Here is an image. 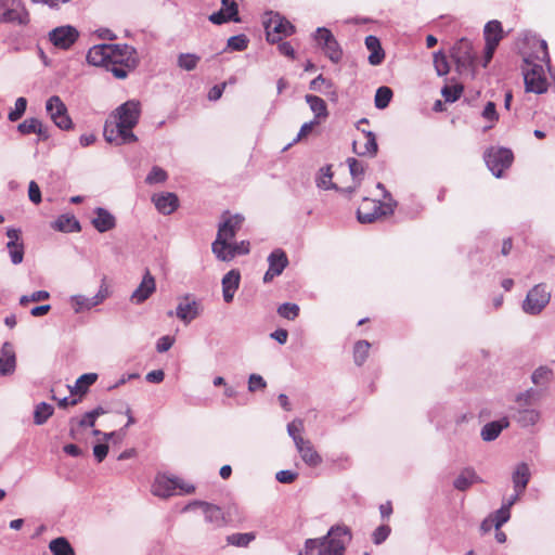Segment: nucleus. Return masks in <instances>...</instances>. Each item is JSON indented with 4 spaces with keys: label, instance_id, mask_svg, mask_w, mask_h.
Wrapping results in <instances>:
<instances>
[{
    "label": "nucleus",
    "instance_id": "nucleus-1",
    "mask_svg": "<svg viewBox=\"0 0 555 555\" xmlns=\"http://www.w3.org/2000/svg\"><path fill=\"white\" fill-rule=\"evenodd\" d=\"M114 51H108L107 72L117 79H125L128 74L139 65V56L135 48L129 44H113Z\"/></svg>",
    "mask_w": 555,
    "mask_h": 555
},
{
    "label": "nucleus",
    "instance_id": "nucleus-2",
    "mask_svg": "<svg viewBox=\"0 0 555 555\" xmlns=\"http://www.w3.org/2000/svg\"><path fill=\"white\" fill-rule=\"evenodd\" d=\"M351 540V532L346 526H333L322 537V545L318 555H344L346 544Z\"/></svg>",
    "mask_w": 555,
    "mask_h": 555
},
{
    "label": "nucleus",
    "instance_id": "nucleus-3",
    "mask_svg": "<svg viewBox=\"0 0 555 555\" xmlns=\"http://www.w3.org/2000/svg\"><path fill=\"white\" fill-rule=\"evenodd\" d=\"M398 203L393 198H390V202L382 203L364 197L357 210V218L361 223H372L382 216L392 215Z\"/></svg>",
    "mask_w": 555,
    "mask_h": 555
},
{
    "label": "nucleus",
    "instance_id": "nucleus-4",
    "mask_svg": "<svg viewBox=\"0 0 555 555\" xmlns=\"http://www.w3.org/2000/svg\"><path fill=\"white\" fill-rule=\"evenodd\" d=\"M222 218L223 221L219 224L217 237L211 244L212 253L227 249L229 242L234 238L244 222V217L240 214L231 216L229 211H225Z\"/></svg>",
    "mask_w": 555,
    "mask_h": 555
},
{
    "label": "nucleus",
    "instance_id": "nucleus-5",
    "mask_svg": "<svg viewBox=\"0 0 555 555\" xmlns=\"http://www.w3.org/2000/svg\"><path fill=\"white\" fill-rule=\"evenodd\" d=\"M29 12L21 0H0V23L26 26Z\"/></svg>",
    "mask_w": 555,
    "mask_h": 555
},
{
    "label": "nucleus",
    "instance_id": "nucleus-6",
    "mask_svg": "<svg viewBox=\"0 0 555 555\" xmlns=\"http://www.w3.org/2000/svg\"><path fill=\"white\" fill-rule=\"evenodd\" d=\"M177 490L180 493L190 494L195 491V487L180 478H170L166 475H158L152 485V493L159 498H169L176 494Z\"/></svg>",
    "mask_w": 555,
    "mask_h": 555
},
{
    "label": "nucleus",
    "instance_id": "nucleus-7",
    "mask_svg": "<svg viewBox=\"0 0 555 555\" xmlns=\"http://www.w3.org/2000/svg\"><path fill=\"white\" fill-rule=\"evenodd\" d=\"M483 158L492 175L501 178L504 170L512 166L514 155L509 149L492 146L485 152Z\"/></svg>",
    "mask_w": 555,
    "mask_h": 555
},
{
    "label": "nucleus",
    "instance_id": "nucleus-8",
    "mask_svg": "<svg viewBox=\"0 0 555 555\" xmlns=\"http://www.w3.org/2000/svg\"><path fill=\"white\" fill-rule=\"evenodd\" d=\"M451 57L456 66L459 74L470 72L474 75L473 66L475 53L473 43L467 38H461L451 49Z\"/></svg>",
    "mask_w": 555,
    "mask_h": 555
},
{
    "label": "nucleus",
    "instance_id": "nucleus-9",
    "mask_svg": "<svg viewBox=\"0 0 555 555\" xmlns=\"http://www.w3.org/2000/svg\"><path fill=\"white\" fill-rule=\"evenodd\" d=\"M534 395L535 391L533 389H529L519 393L516 398V401L519 404V409H517L516 413L514 414V418L521 427L533 426L540 420V412L535 409L527 406L530 404Z\"/></svg>",
    "mask_w": 555,
    "mask_h": 555
},
{
    "label": "nucleus",
    "instance_id": "nucleus-10",
    "mask_svg": "<svg viewBox=\"0 0 555 555\" xmlns=\"http://www.w3.org/2000/svg\"><path fill=\"white\" fill-rule=\"evenodd\" d=\"M313 39L333 63L340 62L343 50L330 29L318 27L313 34Z\"/></svg>",
    "mask_w": 555,
    "mask_h": 555
},
{
    "label": "nucleus",
    "instance_id": "nucleus-11",
    "mask_svg": "<svg viewBox=\"0 0 555 555\" xmlns=\"http://www.w3.org/2000/svg\"><path fill=\"white\" fill-rule=\"evenodd\" d=\"M140 114V102L135 100H129L115 109L113 118L118 121L121 127H124V129L127 131H132V129L139 122Z\"/></svg>",
    "mask_w": 555,
    "mask_h": 555
},
{
    "label": "nucleus",
    "instance_id": "nucleus-12",
    "mask_svg": "<svg viewBox=\"0 0 555 555\" xmlns=\"http://www.w3.org/2000/svg\"><path fill=\"white\" fill-rule=\"evenodd\" d=\"M46 109L56 127L62 130L73 128V121L68 115L67 107L59 95H52L47 100Z\"/></svg>",
    "mask_w": 555,
    "mask_h": 555
},
{
    "label": "nucleus",
    "instance_id": "nucleus-13",
    "mask_svg": "<svg viewBox=\"0 0 555 555\" xmlns=\"http://www.w3.org/2000/svg\"><path fill=\"white\" fill-rule=\"evenodd\" d=\"M551 294L546 291L545 285L538 284L532 287L522 302V310L531 315L539 314L548 304Z\"/></svg>",
    "mask_w": 555,
    "mask_h": 555
},
{
    "label": "nucleus",
    "instance_id": "nucleus-14",
    "mask_svg": "<svg viewBox=\"0 0 555 555\" xmlns=\"http://www.w3.org/2000/svg\"><path fill=\"white\" fill-rule=\"evenodd\" d=\"M103 135L106 142L115 145L133 143L138 140L132 131H127L121 125L114 120L107 119L104 125Z\"/></svg>",
    "mask_w": 555,
    "mask_h": 555
},
{
    "label": "nucleus",
    "instance_id": "nucleus-15",
    "mask_svg": "<svg viewBox=\"0 0 555 555\" xmlns=\"http://www.w3.org/2000/svg\"><path fill=\"white\" fill-rule=\"evenodd\" d=\"M529 68L524 69L525 88L527 92L542 94L547 90V81L543 67L538 64L527 63Z\"/></svg>",
    "mask_w": 555,
    "mask_h": 555
},
{
    "label": "nucleus",
    "instance_id": "nucleus-16",
    "mask_svg": "<svg viewBox=\"0 0 555 555\" xmlns=\"http://www.w3.org/2000/svg\"><path fill=\"white\" fill-rule=\"evenodd\" d=\"M78 30L70 26H60L49 33V40L59 49L68 50L78 39Z\"/></svg>",
    "mask_w": 555,
    "mask_h": 555
},
{
    "label": "nucleus",
    "instance_id": "nucleus-17",
    "mask_svg": "<svg viewBox=\"0 0 555 555\" xmlns=\"http://www.w3.org/2000/svg\"><path fill=\"white\" fill-rule=\"evenodd\" d=\"M293 33L294 26L279 14L266 24L267 40L272 43L281 41L283 36H289Z\"/></svg>",
    "mask_w": 555,
    "mask_h": 555
},
{
    "label": "nucleus",
    "instance_id": "nucleus-18",
    "mask_svg": "<svg viewBox=\"0 0 555 555\" xmlns=\"http://www.w3.org/2000/svg\"><path fill=\"white\" fill-rule=\"evenodd\" d=\"M268 263L269 268L263 275L264 283H269L275 276L281 275L284 269L288 266V258L286 253L281 248L274 249L268 256Z\"/></svg>",
    "mask_w": 555,
    "mask_h": 555
},
{
    "label": "nucleus",
    "instance_id": "nucleus-19",
    "mask_svg": "<svg viewBox=\"0 0 555 555\" xmlns=\"http://www.w3.org/2000/svg\"><path fill=\"white\" fill-rule=\"evenodd\" d=\"M195 507L203 508L205 520L214 527H221L224 525L223 512L219 506L203 501H193L188 504L183 511H189Z\"/></svg>",
    "mask_w": 555,
    "mask_h": 555
},
{
    "label": "nucleus",
    "instance_id": "nucleus-20",
    "mask_svg": "<svg viewBox=\"0 0 555 555\" xmlns=\"http://www.w3.org/2000/svg\"><path fill=\"white\" fill-rule=\"evenodd\" d=\"M156 291V282L149 270L145 271L140 285L132 292L130 300L135 305H141L147 300Z\"/></svg>",
    "mask_w": 555,
    "mask_h": 555
},
{
    "label": "nucleus",
    "instance_id": "nucleus-21",
    "mask_svg": "<svg viewBox=\"0 0 555 555\" xmlns=\"http://www.w3.org/2000/svg\"><path fill=\"white\" fill-rule=\"evenodd\" d=\"M190 295H185L176 308V317L184 324L191 323L199 315V302L195 299L189 301Z\"/></svg>",
    "mask_w": 555,
    "mask_h": 555
},
{
    "label": "nucleus",
    "instance_id": "nucleus-22",
    "mask_svg": "<svg viewBox=\"0 0 555 555\" xmlns=\"http://www.w3.org/2000/svg\"><path fill=\"white\" fill-rule=\"evenodd\" d=\"M295 446L302 461L310 467H317L322 463L321 455L317 452L309 440L304 438L295 439Z\"/></svg>",
    "mask_w": 555,
    "mask_h": 555
},
{
    "label": "nucleus",
    "instance_id": "nucleus-23",
    "mask_svg": "<svg viewBox=\"0 0 555 555\" xmlns=\"http://www.w3.org/2000/svg\"><path fill=\"white\" fill-rule=\"evenodd\" d=\"M94 214L95 217L91 220V223L98 232L105 233L116 227V218L107 209L96 207Z\"/></svg>",
    "mask_w": 555,
    "mask_h": 555
},
{
    "label": "nucleus",
    "instance_id": "nucleus-24",
    "mask_svg": "<svg viewBox=\"0 0 555 555\" xmlns=\"http://www.w3.org/2000/svg\"><path fill=\"white\" fill-rule=\"evenodd\" d=\"M111 43L95 44L87 53V62L93 66H101L107 69L109 59L108 51H113Z\"/></svg>",
    "mask_w": 555,
    "mask_h": 555
},
{
    "label": "nucleus",
    "instance_id": "nucleus-25",
    "mask_svg": "<svg viewBox=\"0 0 555 555\" xmlns=\"http://www.w3.org/2000/svg\"><path fill=\"white\" fill-rule=\"evenodd\" d=\"M241 274L238 270H230L222 278V295L225 302H231L234 298V294L240 286Z\"/></svg>",
    "mask_w": 555,
    "mask_h": 555
},
{
    "label": "nucleus",
    "instance_id": "nucleus-26",
    "mask_svg": "<svg viewBox=\"0 0 555 555\" xmlns=\"http://www.w3.org/2000/svg\"><path fill=\"white\" fill-rule=\"evenodd\" d=\"M152 201L156 209L163 215L172 214L179 206L178 196L171 192L154 195Z\"/></svg>",
    "mask_w": 555,
    "mask_h": 555
},
{
    "label": "nucleus",
    "instance_id": "nucleus-27",
    "mask_svg": "<svg viewBox=\"0 0 555 555\" xmlns=\"http://www.w3.org/2000/svg\"><path fill=\"white\" fill-rule=\"evenodd\" d=\"M15 352L13 346L10 343H4L1 348L0 357V376H7L15 370Z\"/></svg>",
    "mask_w": 555,
    "mask_h": 555
},
{
    "label": "nucleus",
    "instance_id": "nucleus-28",
    "mask_svg": "<svg viewBox=\"0 0 555 555\" xmlns=\"http://www.w3.org/2000/svg\"><path fill=\"white\" fill-rule=\"evenodd\" d=\"M250 244L248 241H241L240 243H230L227 249H219L218 253H214L217 259L221 261H230L236 255H247L250 250Z\"/></svg>",
    "mask_w": 555,
    "mask_h": 555
},
{
    "label": "nucleus",
    "instance_id": "nucleus-29",
    "mask_svg": "<svg viewBox=\"0 0 555 555\" xmlns=\"http://www.w3.org/2000/svg\"><path fill=\"white\" fill-rule=\"evenodd\" d=\"M530 469L527 463H519L512 475V480L514 485V491L518 493H524L529 480H530Z\"/></svg>",
    "mask_w": 555,
    "mask_h": 555
},
{
    "label": "nucleus",
    "instance_id": "nucleus-30",
    "mask_svg": "<svg viewBox=\"0 0 555 555\" xmlns=\"http://www.w3.org/2000/svg\"><path fill=\"white\" fill-rule=\"evenodd\" d=\"M482 482L473 467L464 468L454 479L453 487L459 491H465L475 483Z\"/></svg>",
    "mask_w": 555,
    "mask_h": 555
},
{
    "label": "nucleus",
    "instance_id": "nucleus-31",
    "mask_svg": "<svg viewBox=\"0 0 555 555\" xmlns=\"http://www.w3.org/2000/svg\"><path fill=\"white\" fill-rule=\"evenodd\" d=\"M365 47L371 54L369 63L373 66L379 65L385 59V52L380 46V41L376 36L370 35L365 38Z\"/></svg>",
    "mask_w": 555,
    "mask_h": 555
},
{
    "label": "nucleus",
    "instance_id": "nucleus-32",
    "mask_svg": "<svg viewBox=\"0 0 555 555\" xmlns=\"http://www.w3.org/2000/svg\"><path fill=\"white\" fill-rule=\"evenodd\" d=\"M306 102L308 103L310 109L314 114V119L320 124L322 120H325L328 116L327 105L325 101L314 94H306Z\"/></svg>",
    "mask_w": 555,
    "mask_h": 555
},
{
    "label": "nucleus",
    "instance_id": "nucleus-33",
    "mask_svg": "<svg viewBox=\"0 0 555 555\" xmlns=\"http://www.w3.org/2000/svg\"><path fill=\"white\" fill-rule=\"evenodd\" d=\"M508 425H509V422L507 421V418H502L500 421H493V422L487 423L481 428L480 436L483 441H487V442L493 441L500 436L501 431L504 428L508 427Z\"/></svg>",
    "mask_w": 555,
    "mask_h": 555
},
{
    "label": "nucleus",
    "instance_id": "nucleus-34",
    "mask_svg": "<svg viewBox=\"0 0 555 555\" xmlns=\"http://www.w3.org/2000/svg\"><path fill=\"white\" fill-rule=\"evenodd\" d=\"M362 132L366 138V142L364 143V145L362 147L359 149L357 145V142L353 141V144H352L353 152L356 154H358L359 156L367 155V156L374 157L378 151L376 135L374 134L373 131L363 130Z\"/></svg>",
    "mask_w": 555,
    "mask_h": 555
},
{
    "label": "nucleus",
    "instance_id": "nucleus-35",
    "mask_svg": "<svg viewBox=\"0 0 555 555\" xmlns=\"http://www.w3.org/2000/svg\"><path fill=\"white\" fill-rule=\"evenodd\" d=\"M52 228L60 232L73 233L81 230L79 221L73 215H61L53 223Z\"/></svg>",
    "mask_w": 555,
    "mask_h": 555
},
{
    "label": "nucleus",
    "instance_id": "nucleus-36",
    "mask_svg": "<svg viewBox=\"0 0 555 555\" xmlns=\"http://www.w3.org/2000/svg\"><path fill=\"white\" fill-rule=\"evenodd\" d=\"M208 20L216 25H221L229 21L238 22V9L232 4V8H230V13L221 9L218 12L210 14Z\"/></svg>",
    "mask_w": 555,
    "mask_h": 555
},
{
    "label": "nucleus",
    "instance_id": "nucleus-37",
    "mask_svg": "<svg viewBox=\"0 0 555 555\" xmlns=\"http://www.w3.org/2000/svg\"><path fill=\"white\" fill-rule=\"evenodd\" d=\"M332 178L333 173L331 166L320 168L315 179L317 186L322 190H338L337 184L333 183Z\"/></svg>",
    "mask_w": 555,
    "mask_h": 555
},
{
    "label": "nucleus",
    "instance_id": "nucleus-38",
    "mask_svg": "<svg viewBox=\"0 0 555 555\" xmlns=\"http://www.w3.org/2000/svg\"><path fill=\"white\" fill-rule=\"evenodd\" d=\"M49 548L54 555H75L74 548L64 537L52 540L49 544Z\"/></svg>",
    "mask_w": 555,
    "mask_h": 555
},
{
    "label": "nucleus",
    "instance_id": "nucleus-39",
    "mask_svg": "<svg viewBox=\"0 0 555 555\" xmlns=\"http://www.w3.org/2000/svg\"><path fill=\"white\" fill-rule=\"evenodd\" d=\"M98 375L95 373L82 374L75 383V386L70 388L72 393L85 395L88 388L95 383Z\"/></svg>",
    "mask_w": 555,
    "mask_h": 555
},
{
    "label": "nucleus",
    "instance_id": "nucleus-40",
    "mask_svg": "<svg viewBox=\"0 0 555 555\" xmlns=\"http://www.w3.org/2000/svg\"><path fill=\"white\" fill-rule=\"evenodd\" d=\"M54 409L47 402H40L36 405L34 411V423L36 425H43L53 414Z\"/></svg>",
    "mask_w": 555,
    "mask_h": 555
},
{
    "label": "nucleus",
    "instance_id": "nucleus-41",
    "mask_svg": "<svg viewBox=\"0 0 555 555\" xmlns=\"http://www.w3.org/2000/svg\"><path fill=\"white\" fill-rule=\"evenodd\" d=\"M502 34H503V29H502V25L499 21L493 20L486 24L485 29H483L486 42H489L496 38H499V42H500L501 39L503 38Z\"/></svg>",
    "mask_w": 555,
    "mask_h": 555
},
{
    "label": "nucleus",
    "instance_id": "nucleus-42",
    "mask_svg": "<svg viewBox=\"0 0 555 555\" xmlns=\"http://www.w3.org/2000/svg\"><path fill=\"white\" fill-rule=\"evenodd\" d=\"M370 347H371V344L367 340H358L354 344L353 359H354V363L358 366H361L365 362V360L369 356Z\"/></svg>",
    "mask_w": 555,
    "mask_h": 555
},
{
    "label": "nucleus",
    "instance_id": "nucleus-43",
    "mask_svg": "<svg viewBox=\"0 0 555 555\" xmlns=\"http://www.w3.org/2000/svg\"><path fill=\"white\" fill-rule=\"evenodd\" d=\"M391 98H392V90L389 87H386V86L379 87L375 93V99H374L375 107L378 109L386 108L389 105Z\"/></svg>",
    "mask_w": 555,
    "mask_h": 555
},
{
    "label": "nucleus",
    "instance_id": "nucleus-44",
    "mask_svg": "<svg viewBox=\"0 0 555 555\" xmlns=\"http://www.w3.org/2000/svg\"><path fill=\"white\" fill-rule=\"evenodd\" d=\"M256 538L254 532H245V533H233L228 535L227 541L231 545H235L238 547L247 546L251 541Z\"/></svg>",
    "mask_w": 555,
    "mask_h": 555
},
{
    "label": "nucleus",
    "instance_id": "nucleus-45",
    "mask_svg": "<svg viewBox=\"0 0 555 555\" xmlns=\"http://www.w3.org/2000/svg\"><path fill=\"white\" fill-rule=\"evenodd\" d=\"M201 57L193 53H181L178 56V66L184 70H193L196 68Z\"/></svg>",
    "mask_w": 555,
    "mask_h": 555
},
{
    "label": "nucleus",
    "instance_id": "nucleus-46",
    "mask_svg": "<svg viewBox=\"0 0 555 555\" xmlns=\"http://www.w3.org/2000/svg\"><path fill=\"white\" fill-rule=\"evenodd\" d=\"M7 248L13 264H20L24 259V244L16 242H8Z\"/></svg>",
    "mask_w": 555,
    "mask_h": 555
},
{
    "label": "nucleus",
    "instance_id": "nucleus-47",
    "mask_svg": "<svg viewBox=\"0 0 555 555\" xmlns=\"http://www.w3.org/2000/svg\"><path fill=\"white\" fill-rule=\"evenodd\" d=\"M434 66L438 76H446L450 72L447 55L441 51L434 53Z\"/></svg>",
    "mask_w": 555,
    "mask_h": 555
},
{
    "label": "nucleus",
    "instance_id": "nucleus-48",
    "mask_svg": "<svg viewBox=\"0 0 555 555\" xmlns=\"http://www.w3.org/2000/svg\"><path fill=\"white\" fill-rule=\"evenodd\" d=\"M27 108L26 98L20 96L16 99L14 108L9 112L8 119L12 122L17 121L25 114Z\"/></svg>",
    "mask_w": 555,
    "mask_h": 555
},
{
    "label": "nucleus",
    "instance_id": "nucleus-49",
    "mask_svg": "<svg viewBox=\"0 0 555 555\" xmlns=\"http://www.w3.org/2000/svg\"><path fill=\"white\" fill-rule=\"evenodd\" d=\"M70 304L75 311V313H80L83 310H90L92 309L91 300L89 297H86L83 295H73L70 296Z\"/></svg>",
    "mask_w": 555,
    "mask_h": 555
},
{
    "label": "nucleus",
    "instance_id": "nucleus-50",
    "mask_svg": "<svg viewBox=\"0 0 555 555\" xmlns=\"http://www.w3.org/2000/svg\"><path fill=\"white\" fill-rule=\"evenodd\" d=\"M462 92H463L462 85H454V86L446 85L441 90V94L444 98V101L449 102V103H453L456 100H459Z\"/></svg>",
    "mask_w": 555,
    "mask_h": 555
},
{
    "label": "nucleus",
    "instance_id": "nucleus-51",
    "mask_svg": "<svg viewBox=\"0 0 555 555\" xmlns=\"http://www.w3.org/2000/svg\"><path fill=\"white\" fill-rule=\"evenodd\" d=\"M278 313L287 320H295L299 314V306L293 302H284L278 308Z\"/></svg>",
    "mask_w": 555,
    "mask_h": 555
},
{
    "label": "nucleus",
    "instance_id": "nucleus-52",
    "mask_svg": "<svg viewBox=\"0 0 555 555\" xmlns=\"http://www.w3.org/2000/svg\"><path fill=\"white\" fill-rule=\"evenodd\" d=\"M553 372L547 366L538 367L531 376V380L535 385H544L552 378Z\"/></svg>",
    "mask_w": 555,
    "mask_h": 555
},
{
    "label": "nucleus",
    "instance_id": "nucleus-53",
    "mask_svg": "<svg viewBox=\"0 0 555 555\" xmlns=\"http://www.w3.org/2000/svg\"><path fill=\"white\" fill-rule=\"evenodd\" d=\"M248 38L244 34L232 36L228 39V48L233 51H244L248 47Z\"/></svg>",
    "mask_w": 555,
    "mask_h": 555
},
{
    "label": "nucleus",
    "instance_id": "nucleus-54",
    "mask_svg": "<svg viewBox=\"0 0 555 555\" xmlns=\"http://www.w3.org/2000/svg\"><path fill=\"white\" fill-rule=\"evenodd\" d=\"M490 516L493 518L495 530H499L505 522L509 520L511 511L502 505L498 511L490 514Z\"/></svg>",
    "mask_w": 555,
    "mask_h": 555
},
{
    "label": "nucleus",
    "instance_id": "nucleus-55",
    "mask_svg": "<svg viewBox=\"0 0 555 555\" xmlns=\"http://www.w3.org/2000/svg\"><path fill=\"white\" fill-rule=\"evenodd\" d=\"M168 178V175L167 172L158 167V166H154L151 171L149 172V175L146 176V183L149 184H154V183H162V182H165Z\"/></svg>",
    "mask_w": 555,
    "mask_h": 555
},
{
    "label": "nucleus",
    "instance_id": "nucleus-56",
    "mask_svg": "<svg viewBox=\"0 0 555 555\" xmlns=\"http://www.w3.org/2000/svg\"><path fill=\"white\" fill-rule=\"evenodd\" d=\"M350 175L352 176L354 181H358L360 183L361 177L364 175L365 167L362 162H359L356 158H348L347 159Z\"/></svg>",
    "mask_w": 555,
    "mask_h": 555
},
{
    "label": "nucleus",
    "instance_id": "nucleus-57",
    "mask_svg": "<svg viewBox=\"0 0 555 555\" xmlns=\"http://www.w3.org/2000/svg\"><path fill=\"white\" fill-rule=\"evenodd\" d=\"M39 122L40 120L38 118H27L23 122L18 124L17 131L24 135L35 133Z\"/></svg>",
    "mask_w": 555,
    "mask_h": 555
},
{
    "label": "nucleus",
    "instance_id": "nucleus-58",
    "mask_svg": "<svg viewBox=\"0 0 555 555\" xmlns=\"http://www.w3.org/2000/svg\"><path fill=\"white\" fill-rule=\"evenodd\" d=\"M390 532H391V529L388 525H382V526L377 527L373 531V534H372V540H373L374 544H376V545L382 544L384 541L387 540Z\"/></svg>",
    "mask_w": 555,
    "mask_h": 555
},
{
    "label": "nucleus",
    "instance_id": "nucleus-59",
    "mask_svg": "<svg viewBox=\"0 0 555 555\" xmlns=\"http://www.w3.org/2000/svg\"><path fill=\"white\" fill-rule=\"evenodd\" d=\"M267 387V383L261 375L251 374L248 378V390L254 392L257 389H264Z\"/></svg>",
    "mask_w": 555,
    "mask_h": 555
},
{
    "label": "nucleus",
    "instance_id": "nucleus-60",
    "mask_svg": "<svg viewBox=\"0 0 555 555\" xmlns=\"http://www.w3.org/2000/svg\"><path fill=\"white\" fill-rule=\"evenodd\" d=\"M322 87L332 88L333 83L331 80L323 77V75L317 76L311 80L309 88L313 91H321Z\"/></svg>",
    "mask_w": 555,
    "mask_h": 555
},
{
    "label": "nucleus",
    "instance_id": "nucleus-61",
    "mask_svg": "<svg viewBox=\"0 0 555 555\" xmlns=\"http://www.w3.org/2000/svg\"><path fill=\"white\" fill-rule=\"evenodd\" d=\"M28 197L34 204H40L42 201L40 188L35 181L29 182Z\"/></svg>",
    "mask_w": 555,
    "mask_h": 555
},
{
    "label": "nucleus",
    "instance_id": "nucleus-62",
    "mask_svg": "<svg viewBox=\"0 0 555 555\" xmlns=\"http://www.w3.org/2000/svg\"><path fill=\"white\" fill-rule=\"evenodd\" d=\"M297 473L289 469H284L278 472L275 478L281 483H292L297 478Z\"/></svg>",
    "mask_w": 555,
    "mask_h": 555
},
{
    "label": "nucleus",
    "instance_id": "nucleus-63",
    "mask_svg": "<svg viewBox=\"0 0 555 555\" xmlns=\"http://www.w3.org/2000/svg\"><path fill=\"white\" fill-rule=\"evenodd\" d=\"M175 343V338L171 336H162L156 343V350L159 353L168 351Z\"/></svg>",
    "mask_w": 555,
    "mask_h": 555
},
{
    "label": "nucleus",
    "instance_id": "nucleus-64",
    "mask_svg": "<svg viewBox=\"0 0 555 555\" xmlns=\"http://www.w3.org/2000/svg\"><path fill=\"white\" fill-rule=\"evenodd\" d=\"M482 117L490 121H496L499 119V115L496 113L495 104L493 102H488L482 111Z\"/></svg>",
    "mask_w": 555,
    "mask_h": 555
}]
</instances>
